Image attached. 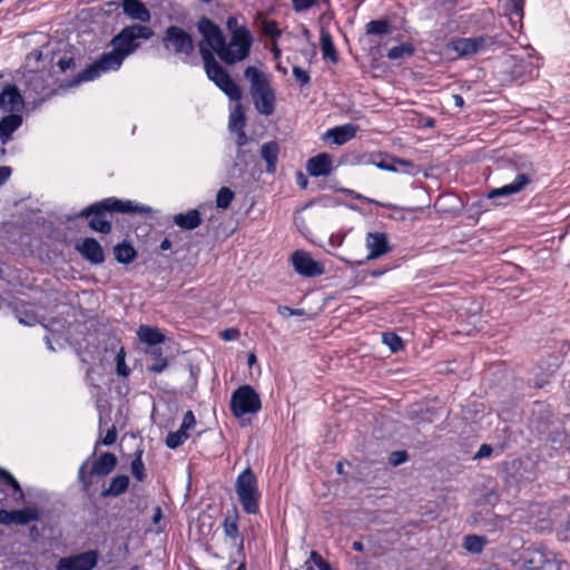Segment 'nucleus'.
<instances>
[{"instance_id": "7c9ffc66", "label": "nucleus", "mask_w": 570, "mask_h": 570, "mask_svg": "<svg viewBox=\"0 0 570 570\" xmlns=\"http://www.w3.org/2000/svg\"><path fill=\"white\" fill-rule=\"evenodd\" d=\"M321 50L324 59L331 60L333 63L338 61V55L334 47L332 36L324 29L321 31Z\"/></svg>"}, {"instance_id": "49530a36", "label": "nucleus", "mask_w": 570, "mask_h": 570, "mask_svg": "<svg viewBox=\"0 0 570 570\" xmlns=\"http://www.w3.org/2000/svg\"><path fill=\"white\" fill-rule=\"evenodd\" d=\"M235 132H236V146L238 148L237 158H243L245 151L242 148L248 142V137H247L246 132L244 131V129L237 130Z\"/></svg>"}, {"instance_id": "72a5a7b5", "label": "nucleus", "mask_w": 570, "mask_h": 570, "mask_svg": "<svg viewBox=\"0 0 570 570\" xmlns=\"http://www.w3.org/2000/svg\"><path fill=\"white\" fill-rule=\"evenodd\" d=\"M246 126V117L242 105L237 104L229 115L228 128L230 131L244 129Z\"/></svg>"}, {"instance_id": "dca6fc26", "label": "nucleus", "mask_w": 570, "mask_h": 570, "mask_svg": "<svg viewBox=\"0 0 570 570\" xmlns=\"http://www.w3.org/2000/svg\"><path fill=\"white\" fill-rule=\"evenodd\" d=\"M372 164L375 165L379 169L396 173L400 170L397 166L402 168V170L406 174H414L415 165L412 160L396 158L389 155L379 154L373 156Z\"/></svg>"}, {"instance_id": "79ce46f5", "label": "nucleus", "mask_w": 570, "mask_h": 570, "mask_svg": "<svg viewBox=\"0 0 570 570\" xmlns=\"http://www.w3.org/2000/svg\"><path fill=\"white\" fill-rule=\"evenodd\" d=\"M125 358V350L124 347H120L119 352L116 355V372L119 376L122 377H127L130 374V368L126 365Z\"/></svg>"}, {"instance_id": "c756f323", "label": "nucleus", "mask_w": 570, "mask_h": 570, "mask_svg": "<svg viewBox=\"0 0 570 570\" xmlns=\"http://www.w3.org/2000/svg\"><path fill=\"white\" fill-rule=\"evenodd\" d=\"M114 254L115 259L121 264H130L137 256L135 247L126 240L115 246Z\"/></svg>"}, {"instance_id": "a878e982", "label": "nucleus", "mask_w": 570, "mask_h": 570, "mask_svg": "<svg viewBox=\"0 0 570 570\" xmlns=\"http://www.w3.org/2000/svg\"><path fill=\"white\" fill-rule=\"evenodd\" d=\"M225 535L233 540V546L237 548L238 553L244 551V538L239 534L237 515H226L223 522Z\"/></svg>"}, {"instance_id": "f8f14e48", "label": "nucleus", "mask_w": 570, "mask_h": 570, "mask_svg": "<svg viewBox=\"0 0 570 570\" xmlns=\"http://www.w3.org/2000/svg\"><path fill=\"white\" fill-rule=\"evenodd\" d=\"M99 560V552L97 550H89L78 554L61 558L56 569L57 570H92L97 567Z\"/></svg>"}, {"instance_id": "a19ab883", "label": "nucleus", "mask_w": 570, "mask_h": 570, "mask_svg": "<svg viewBox=\"0 0 570 570\" xmlns=\"http://www.w3.org/2000/svg\"><path fill=\"white\" fill-rule=\"evenodd\" d=\"M383 343L386 344L392 352H399L403 347V342L400 336L393 332L383 334Z\"/></svg>"}, {"instance_id": "8fccbe9b", "label": "nucleus", "mask_w": 570, "mask_h": 570, "mask_svg": "<svg viewBox=\"0 0 570 570\" xmlns=\"http://www.w3.org/2000/svg\"><path fill=\"white\" fill-rule=\"evenodd\" d=\"M510 14L521 19L523 17L524 0H509Z\"/></svg>"}, {"instance_id": "58836bf2", "label": "nucleus", "mask_w": 570, "mask_h": 570, "mask_svg": "<svg viewBox=\"0 0 570 570\" xmlns=\"http://www.w3.org/2000/svg\"><path fill=\"white\" fill-rule=\"evenodd\" d=\"M141 456H142V451L141 450L136 451L135 459L132 460L131 465H130L132 475L135 476V479L137 481H140V482L146 479V470H145V464L142 462Z\"/></svg>"}, {"instance_id": "2eb2a0df", "label": "nucleus", "mask_w": 570, "mask_h": 570, "mask_svg": "<svg viewBox=\"0 0 570 570\" xmlns=\"http://www.w3.org/2000/svg\"><path fill=\"white\" fill-rule=\"evenodd\" d=\"M39 512L35 508H24L19 510L0 509V523L4 525L19 524L24 525L29 522L39 520Z\"/></svg>"}, {"instance_id": "f3484780", "label": "nucleus", "mask_w": 570, "mask_h": 570, "mask_svg": "<svg viewBox=\"0 0 570 570\" xmlns=\"http://www.w3.org/2000/svg\"><path fill=\"white\" fill-rule=\"evenodd\" d=\"M23 108V99L13 83H7L0 94V110L16 114Z\"/></svg>"}, {"instance_id": "9d476101", "label": "nucleus", "mask_w": 570, "mask_h": 570, "mask_svg": "<svg viewBox=\"0 0 570 570\" xmlns=\"http://www.w3.org/2000/svg\"><path fill=\"white\" fill-rule=\"evenodd\" d=\"M262 409L258 393L250 385L236 389L230 397V411L236 417L255 414Z\"/></svg>"}, {"instance_id": "9b49d317", "label": "nucleus", "mask_w": 570, "mask_h": 570, "mask_svg": "<svg viewBox=\"0 0 570 570\" xmlns=\"http://www.w3.org/2000/svg\"><path fill=\"white\" fill-rule=\"evenodd\" d=\"M514 169L517 171L514 180L511 184L490 190L488 194L489 199L518 194L533 180L535 170L532 163L521 161L520 164H515Z\"/></svg>"}, {"instance_id": "6e6d98bb", "label": "nucleus", "mask_w": 570, "mask_h": 570, "mask_svg": "<svg viewBox=\"0 0 570 570\" xmlns=\"http://www.w3.org/2000/svg\"><path fill=\"white\" fill-rule=\"evenodd\" d=\"M117 440V431L115 426H111L108 429L105 438L102 439L101 443L106 446L112 445Z\"/></svg>"}, {"instance_id": "c85d7f7f", "label": "nucleus", "mask_w": 570, "mask_h": 570, "mask_svg": "<svg viewBox=\"0 0 570 570\" xmlns=\"http://www.w3.org/2000/svg\"><path fill=\"white\" fill-rule=\"evenodd\" d=\"M129 485V478L125 474L111 479L109 487L101 492L102 498L119 497L125 493Z\"/></svg>"}, {"instance_id": "473e14b6", "label": "nucleus", "mask_w": 570, "mask_h": 570, "mask_svg": "<svg viewBox=\"0 0 570 570\" xmlns=\"http://www.w3.org/2000/svg\"><path fill=\"white\" fill-rule=\"evenodd\" d=\"M487 543L488 539L484 535L468 534L463 538V548L470 553H481Z\"/></svg>"}, {"instance_id": "3c124183", "label": "nucleus", "mask_w": 570, "mask_h": 570, "mask_svg": "<svg viewBox=\"0 0 570 570\" xmlns=\"http://www.w3.org/2000/svg\"><path fill=\"white\" fill-rule=\"evenodd\" d=\"M318 0H292L293 9L296 12L305 11L317 4Z\"/></svg>"}, {"instance_id": "4468645a", "label": "nucleus", "mask_w": 570, "mask_h": 570, "mask_svg": "<svg viewBox=\"0 0 570 570\" xmlns=\"http://www.w3.org/2000/svg\"><path fill=\"white\" fill-rule=\"evenodd\" d=\"M493 45L492 38L480 36L474 38H459L450 42V48L458 57H469Z\"/></svg>"}, {"instance_id": "ddd939ff", "label": "nucleus", "mask_w": 570, "mask_h": 570, "mask_svg": "<svg viewBox=\"0 0 570 570\" xmlns=\"http://www.w3.org/2000/svg\"><path fill=\"white\" fill-rule=\"evenodd\" d=\"M291 262L294 271L304 277H316L325 273L323 264L313 259L305 250H295L291 256Z\"/></svg>"}, {"instance_id": "a211bd4d", "label": "nucleus", "mask_w": 570, "mask_h": 570, "mask_svg": "<svg viewBox=\"0 0 570 570\" xmlns=\"http://www.w3.org/2000/svg\"><path fill=\"white\" fill-rule=\"evenodd\" d=\"M76 249L91 264L99 265L105 262L102 246L92 237H87L81 242V244H77Z\"/></svg>"}, {"instance_id": "a18cd8bd", "label": "nucleus", "mask_w": 570, "mask_h": 570, "mask_svg": "<svg viewBox=\"0 0 570 570\" xmlns=\"http://www.w3.org/2000/svg\"><path fill=\"white\" fill-rule=\"evenodd\" d=\"M263 32L264 35L272 37V38H278L282 35L281 29L278 28V24L276 21H265L263 23Z\"/></svg>"}, {"instance_id": "de8ad7c7", "label": "nucleus", "mask_w": 570, "mask_h": 570, "mask_svg": "<svg viewBox=\"0 0 570 570\" xmlns=\"http://www.w3.org/2000/svg\"><path fill=\"white\" fill-rule=\"evenodd\" d=\"M409 459V454L406 451H394L390 454L389 462L393 466H397Z\"/></svg>"}, {"instance_id": "c9c22d12", "label": "nucleus", "mask_w": 570, "mask_h": 570, "mask_svg": "<svg viewBox=\"0 0 570 570\" xmlns=\"http://www.w3.org/2000/svg\"><path fill=\"white\" fill-rule=\"evenodd\" d=\"M392 31V26L389 20H371L366 24L367 35H387Z\"/></svg>"}, {"instance_id": "5701e85b", "label": "nucleus", "mask_w": 570, "mask_h": 570, "mask_svg": "<svg viewBox=\"0 0 570 570\" xmlns=\"http://www.w3.org/2000/svg\"><path fill=\"white\" fill-rule=\"evenodd\" d=\"M356 130L357 127L352 124L337 126L332 129H328L325 132L324 138L331 139L332 142L335 145H343L355 137Z\"/></svg>"}, {"instance_id": "2f4dec72", "label": "nucleus", "mask_w": 570, "mask_h": 570, "mask_svg": "<svg viewBox=\"0 0 570 570\" xmlns=\"http://www.w3.org/2000/svg\"><path fill=\"white\" fill-rule=\"evenodd\" d=\"M153 357V363L147 366V371L153 373H161L168 366V361L163 356V351L160 347H149L146 351Z\"/></svg>"}, {"instance_id": "393cba45", "label": "nucleus", "mask_w": 570, "mask_h": 570, "mask_svg": "<svg viewBox=\"0 0 570 570\" xmlns=\"http://www.w3.org/2000/svg\"><path fill=\"white\" fill-rule=\"evenodd\" d=\"M522 567L525 570H542L548 562L546 554L538 549H527L521 554Z\"/></svg>"}, {"instance_id": "6ab92c4d", "label": "nucleus", "mask_w": 570, "mask_h": 570, "mask_svg": "<svg viewBox=\"0 0 570 570\" xmlns=\"http://www.w3.org/2000/svg\"><path fill=\"white\" fill-rule=\"evenodd\" d=\"M365 242L370 252L367 259H376L392 250L387 237L383 233H367Z\"/></svg>"}, {"instance_id": "423d86ee", "label": "nucleus", "mask_w": 570, "mask_h": 570, "mask_svg": "<svg viewBox=\"0 0 570 570\" xmlns=\"http://www.w3.org/2000/svg\"><path fill=\"white\" fill-rule=\"evenodd\" d=\"M125 59L126 58L112 47L110 51L102 53L98 60L79 72L68 83V87L77 86L82 81L94 80L99 77L101 72L118 70Z\"/></svg>"}, {"instance_id": "e2e57ef3", "label": "nucleus", "mask_w": 570, "mask_h": 570, "mask_svg": "<svg viewBox=\"0 0 570 570\" xmlns=\"http://www.w3.org/2000/svg\"><path fill=\"white\" fill-rule=\"evenodd\" d=\"M346 193H348L350 195H352V196H353V198H355V199L364 200V202H366V203H374V204H376V202H375V200L370 199V198H367V197H365V196H363V195H361V194H357V193H355V191H353V190H346Z\"/></svg>"}, {"instance_id": "4c0bfd02", "label": "nucleus", "mask_w": 570, "mask_h": 570, "mask_svg": "<svg viewBox=\"0 0 570 570\" xmlns=\"http://www.w3.org/2000/svg\"><path fill=\"white\" fill-rule=\"evenodd\" d=\"M235 198V193L228 187H222L216 195V207L226 210Z\"/></svg>"}, {"instance_id": "052dcab7", "label": "nucleus", "mask_w": 570, "mask_h": 570, "mask_svg": "<svg viewBox=\"0 0 570 570\" xmlns=\"http://www.w3.org/2000/svg\"><path fill=\"white\" fill-rule=\"evenodd\" d=\"M504 523V519L499 517L493 520L485 521L484 527H488L489 530L491 529H502V524Z\"/></svg>"}, {"instance_id": "69168bd1", "label": "nucleus", "mask_w": 570, "mask_h": 570, "mask_svg": "<svg viewBox=\"0 0 570 570\" xmlns=\"http://www.w3.org/2000/svg\"><path fill=\"white\" fill-rule=\"evenodd\" d=\"M452 99H453L454 105H455L456 107H460V108H461V107H463V105H464V100H463L462 96H460V95H453V96H452Z\"/></svg>"}, {"instance_id": "aec40b11", "label": "nucleus", "mask_w": 570, "mask_h": 570, "mask_svg": "<svg viewBox=\"0 0 570 570\" xmlns=\"http://www.w3.org/2000/svg\"><path fill=\"white\" fill-rule=\"evenodd\" d=\"M307 173L313 177L327 176L332 171V157L326 153L318 154L307 160Z\"/></svg>"}, {"instance_id": "bb28decb", "label": "nucleus", "mask_w": 570, "mask_h": 570, "mask_svg": "<svg viewBox=\"0 0 570 570\" xmlns=\"http://www.w3.org/2000/svg\"><path fill=\"white\" fill-rule=\"evenodd\" d=\"M137 335L149 347H159L158 345L165 342V335L155 326L140 325L137 330Z\"/></svg>"}, {"instance_id": "cd10ccee", "label": "nucleus", "mask_w": 570, "mask_h": 570, "mask_svg": "<svg viewBox=\"0 0 570 570\" xmlns=\"http://www.w3.org/2000/svg\"><path fill=\"white\" fill-rule=\"evenodd\" d=\"M22 124V117L18 114H10L0 120V140L7 144L11 139V135Z\"/></svg>"}, {"instance_id": "0e129e2a", "label": "nucleus", "mask_w": 570, "mask_h": 570, "mask_svg": "<svg viewBox=\"0 0 570 570\" xmlns=\"http://www.w3.org/2000/svg\"><path fill=\"white\" fill-rule=\"evenodd\" d=\"M160 249L161 250H168L171 248V240L169 238H164L160 243Z\"/></svg>"}, {"instance_id": "ea45409f", "label": "nucleus", "mask_w": 570, "mask_h": 570, "mask_svg": "<svg viewBox=\"0 0 570 570\" xmlns=\"http://www.w3.org/2000/svg\"><path fill=\"white\" fill-rule=\"evenodd\" d=\"M0 480L12 488L13 492L19 494V499H23L24 494L14 476L3 468H0Z\"/></svg>"}, {"instance_id": "1a4fd4ad", "label": "nucleus", "mask_w": 570, "mask_h": 570, "mask_svg": "<svg viewBox=\"0 0 570 570\" xmlns=\"http://www.w3.org/2000/svg\"><path fill=\"white\" fill-rule=\"evenodd\" d=\"M161 45L166 51L174 56L189 57L195 51V43L191 35L178 26H169L165 29Z\"/></svg>"}, {"instance_id": "4be33fe9", "label": "nucleus", "mask_w": 570, "mask_h": 570, "mask_svg": "<svg viewBox=\"0 0 570 570\" xmlns=\"http://www.w3.org/2000/svg\"><path fill=\"white\" fill-rule=\"evenodd\" d=\"M173 223L183 230H194L203 223L202 213L198 209H189L186 213L173 216Z\"/></svg>"}, {"instance_id": "37998d69", "label": "nucleus", "mask_w": 570, "mask_h": 570, "mask_svg": "<svg viewBox=\"0 0 570 570\" xmlns=\"http://www.w3.org/2000/svg\"><path fill=\"white\" fill-rule=\"evenodd\" d=\"M42 60V51L39 49H33L26 58L27 66L31 70H38L40 68V62Z\"/></svg>"}, {"instance_id": "603ef678", "label": "nucleus", "mask_w": 570, "mask_h": 570, "mask_svg": "<svg viewBox=\"0 0 570 570\" xmlns=\"http://www.w3.org/2000/svg\"><path fill=\"white\" fill-rule=\"evenodd\" d=\"M57 65L62 72H66L76 68V60L72 57H62Z\"/></svg>"}, {"instance_id": "338daca9", "label": "nucleus", "mask_w": 570, "mask_h": 570, "mask_svg": "<svg viewBox=\"0 0 570 570\" xmlns=\"http://www.w3.org/2000/svg\"><path fill=\"white\" fill-rule=\"evenodd\" d=\"M297 183L301 185L302 188H306L307 186V179L304 177L302 173L298 174Z\"/></svg>"}, {"instance_id": "5fc2aeb1", "label": "nucleus", "mask_w": 570, "mask_h": 570, "mask_svg": "<svg viewBox=\"0 0 570 570\" xmlns=\"http://www.w3.org/2000/svg\"><path fill=\"white\" fill-rule=\"evenodd\" d=\"M219 336L223 341L229 342L238 338L239 331L234 327L225 328L224 331L220 332Z\"/></svg>"}, {"instance_id": "f257e3e1", "label": "nucleus", "mask_w": 570, "mask_h": 570, "mask_svg": "<svg viewBox=\"0 0 570 570\" xmlns=\"http://www.w3.org/2000/svg\"><path fill=\"white\" fill-rule=\"evenodd\" d=\"M197 30L203 39L198 41L197 47L204 62V69L207 77L212 80L230 100L238 101L242 98V91L237 83L232 79L228 71L219 65L214 53L222 60L225 46V36L222 29L207 17H202L197 21Z\"/></svg>"}, {"instance_id": "39448f33", "label": "nucleus", "mask_w": 570, "mask_h": 570, "mask_svg": "<svg viewBox=\"0 0 570 570\" xmlns=\"http://www.w3.org/2000/svg\"><path fill=\"white\" fill-rule=\"evenodd\" d=\"M253 37L245 26L230 33V41H225L222 61L228 66L235 65L249 56Z\"/></svg>"}, {"instance_id": "774afa93", "label": "nucleus", "mask_w": 570, "mask_h": 570, "mask_svg": "<svg viewBox=\"0 0 570 570\" xmlns=\"http://www.w3.org/2000/svg\"><path fill=\"white\" fill-rule=\"evenodd\" d=\"M353 550L362 552L364 551V544L361 541H354L352 544Z\"/></svg>"}, {"instance_id": "6e6552de", "label": "nucleus", "mask_w": 570, "mask_h": 570, "mask_svg": "<svg viewBox=\"0 0 570 570\" xmlns=\"http://www.w3.org/2000/svg\"><path fill=\"white\" fill-rule=\"evenodd\" d=\"M117 456L111 452H105L95 460L87 471L88 460L85 461L78 470V481L81 484V490L88 493L92 484V476H107L110 474L117 465Z\"/></svg>"}, {"instance_id": "f704fd0d", "label": "nucleus", "mask_w": 570, "mask_h": 570, "mask_svg": "<svg viewBox=\"0 0 570 570\" xmlns=\"http://www.w3.org/2000/svg\"><path fill=\"white\" fill-rule=\"evenodd\" d=\"M414 47L411 42H403L399 46L392 47L387 53L386 57L390 60H397L406 57H412L414 55Z\"/></svg>"}, {"instance_id": "7ed1b4c3", "label": "nucleus", "mask_w": 570, "mask_h": 570, "mask_svg": "<svg viewBox=\"0 0 570 570\" xmlns=\"http://www.w3.org/2000/svg\"><path fill=\"white\" fill-rule=\"evenodd\" d=\"M244 76L250 82V95L256 110L264 116L273 115L276 97L268 78L253 66L245 69Z\"/></svg>"}, {"instance_id": "864d4df0", "label": "nucleus", "mask_w": 570, "mask_h": 570, "mask_svg": "<svg viewBox=\"0 0 570 570\" xmlns=\"http://www.w3.org/2000/svg\"><path fill=\"white\" fill-rule=\"evenodd\" d=\"M195 425H196V419H195L193 411H187L184 415L183 423L180 426L183 428V430L188 431V430L193 429Z\"/></svg>"}, {"instance_id": "412c9836", "label": "nucleus", "mask_w": 570, "mask_h": 570, "mask_svg": "<svg viewBox=\"0 0 570 570\" xmlns=\"http://www.w3.org/2000/svg\"><path fill=\"white\" fill-rule=\"evenodd\" d=\"M122 11L131 20L148 23L151 19L150 11L140 0H122Z\"/></svg>"}, {"instance_id": "e433bc0d", "label": "nucleus", "mask_w": 570, "mask_h": 570, "mask_svg": "<svg viewBox=\"0 0 570 570\" xmlns=\"http://www.w3.org/2000/svg\"><path fill=\"white\" fill-rule=\"evenodd\" d=\"M188 431L180 426L176 432H169L166 436V445L169 449H177L188 439Z\"/></svg>"}, {"instance_id": "680f3d73", "label": "nucleus", "mask_w": 570, "mask_h": 570, "mask_svg": "<svg viewBox=\"0 0 570 570\" xmlns=\"http://www.w3.org/2000/svg\"><path fill=\"white\" fill-rule=\"evenodd\" d=\"M227 29L233 33L234 30L239 29L240 26H238L237 18L235 17H228L226 21Z\"/></svg>"}, {"instance_id": "09e8293b", "label": "nucleus", "mask_w": 570, "mask_h": 570, "mask_svg": "<svg viewBox=\"0 0 570 570\" xmlns=\"http://www.w3.org/2000/svg\"><path fill=\"white\" fill-rule=\"evenodd\" d=\"M293 75L299 86H306L311 81V77L307 71L303 70L301 67L295 66L293 68Z\"/></svg>"}, {"instance_id": "4d7b16f0", "label": "nucleus", "mask_w": 570, "mask_h": 570, "mask_svg": "<svg viewBox=\"0 0 570 570\" xmlns=\"http://www.w3.org/2000/svg\"><path fill=\"white\" fill-rule=\"evenodd\" d=\"M493 452V449L489 444H482L474 455V459L489 458Z\"/></svg>"}, {"instance_id": "20e7f679", "label": "nucleus", "mask_w": 570, "mask_h": 570, "mask_svg": "<svg viewBox=\"0 0 570 570\" xmlns=\"http://www.w3.org/2000/svg\"><path fill=\"white\" fill-rule=\"evenodd\" d=\"M154 30L145 24L134 23L125 27L116 35L110 46L114 47L122 57L127 58L140 47V40H149L154 37Z\"/></svg>"}, {"instance_id": "13d9d810", "label": "nucleus", "mask_w": 570, "mask_h": 570, "mask_svg": "<svg viewBox=\"0 0 570 570\" xmlns=\"http://www.w3.org/2000/svg\"><path fill=\"white\" fill-rule=\"evenodd\" d=\"M278 312H279V314H282L284 316H292V315L302 316L304 314L303 309L291 308V307H287V306H279L278 307Z\"/></svg>"}, {"instance_id": "c03bdc74", "label": "nucleus", "mask_w": 570, "mask_h": 570, "mask_svg": "<svg viewBox=\"0 0 570 570\" xmlns=\"http://www.w3.org/2000/svg\"><path fill=\"white\" fill-rule=\"evenodd\" d=\"M309 561H312L318 570H334L328 561H326L317 551H311Z\"/></svg>"}, {"instance_id": "bf43d9fd", "label": "nucleus", "mask_w": 570, "mask_h": 570, "mask_svg": "<svg viewBox=\"0 0 570 570\" xmlns=\"http://www.w3.org/2000/svg\"><path fill=\"white\" fill-rule=\"evenodd\" d=\"M12 174V169L9 166H0V187L7 183Z\"/></svg>"}, {"instance_id": "0eeeda50", "label": "nucleus", "mask_w": 570, "mask_h": 570, "mask_svg": "<svg viewBox=\"0 0 570 570\" xmlns=\"http://www.w3.org/2000/svg\"><path fill=\"white\" fill-rule=\"evenodd\" d=\"M235 488L244 511L248 514H256L259 510V492L256 476L249 468L245 469L237 476Z\"/></svg>"}, {"instance_id": "f03ea898", "label": "nucleus", "mask_w": 570, "mask_h": 570, "mask_svg": "<svg viewBox=\"0 0 570 570\" xmlns=\"http://www.w3.org/2000/svg\"><path fill=\"white\" fill-rule=\"evenodd\" d=\"M151 212L153 209L149 206L138 205L131 200L109 197L85 207L78 216L89 218L88 225L92 230L109 234L112 226L111 222L106 218L107 213L148 215L151 214Z\"/></svg>"}, {"instance_id": "b1692460", "label": "nucleus", "mask_w": 570, "mask_h": 570, "mask_svg": "<svg viewBox=\"0 0 570 570\" xmlns=\"http://www.w3.org/2000/svg\"><path fill=\"white\" fill-rule=\"evenodd\" d=\"M279 146L275 140L265 142L261 147V157L266 163V173L274 174L278 161Z\"/></svg>"}]
</instances>
